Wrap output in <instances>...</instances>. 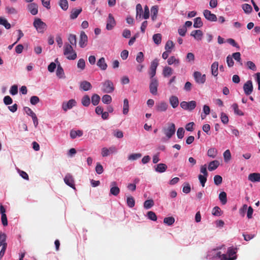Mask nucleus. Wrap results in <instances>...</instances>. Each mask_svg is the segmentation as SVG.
<instances>
[{"instance_id":"obj_1","label":"nucleus","mask_w":260,"mask_h":260,"mask_svg":"<svg viewBox=\"0 0 260 260\" xmlns=\"http://www.w3.org/2000/svg\"><path fill=\"white\" fill-rule=\"evenodd\" d=\"M73 45L66 43L64 45L63 54L67 56V59L74 60L77 58V53L73 50Z\"/></svg>"},{"instance_id":"obj_2","label":"nucleus","mask_w":260,"mask_h":260,"mask_svg":"<svg viewBox=\"0 0 260 260\" xmlns=\"http://www.w3.org/2000/svg\"><path fill=\"white\" fill-rule=\"evenodd\" d=\"M33 25L38 32L42 34L44 32L47 27L46 24L39 18L35 19Z\"/></svg>"},{"instance_id":"obj_3","label":"nucleus","mask_w":260,"mask_h":260,"mask_svg":"<svg viewBox=\"0 0 260 260\" xmlns=\"http://www.w3.org/2000/svg\"><path fill=\"white\" fill-rule=\"evenodd\" d=\"M162 131L168 139H170L175 134L176 131L175 125L173 123H169L167 127H164Z\"/></svg>"},{"instance_id":"obj_4","label":"nucleus","mask_w":260,"mask_h":260,"mask_svg":"<svg viewBox=\"0 0 260 260\" xmlns=\"http://www.w3.org/2000/svg\"><path fill=\"white\" fill-rule=\"evenodd\" d=\"M114 89L113 84L111 81L107 80L102 83V90L103 92L110 93L114 90Z\"/></svg>"},{"instance_id":"obj_5","label":"nucleus","mask_w":260,"mask_h":260,"mask_svg":"<svg viewBox=\"0 0 260 260\" xmlns=\"http://www.w3.org/2000/svg\"><path fill=\"white\" fill-rule=\"evenodd\" d=\"M197 103L194 101H191L190 102L183 101L180 103V107L185 110L189 111H192L196 108Z\"/></svg>"},{"instance_id":"obj_6","label":"nucleus","mask_w":260,"mask_h":260,"mask_svg":"<svg viewBox=\"0 0 260 260\" xmlns=\"http://www.w3.org/2000/svg\"><path fill=\"white\" fill-rule=\"evenodd\" d=\"M211 253L213 255L214 257L220 258V260H235L236 259V257H228V256L226 254H221V252L218 251L216 249H213Z\"/></svg>"},{"instance_id":"obj_7","label":"nucleus","mask_w":260,"mask_h":260,"mask_svg":"<svg viewBox=\"0 0 260 260\" xmlns=\"http://www.w3.org/2000/svg\"><path fill=\"white\" fill-rule=\"evenodd\" d=\"M158 86V82L157 79H152V80H150L149 90L151 94L155 95L157 94Z\"/></svg>"},{"instance_id":"obj_8","label":"nucleus","mask_w":260,"mask_h":260,"mask_svg":"<svg viewBox=\"0 0 260 260\" xmlns=\"http://www.w3.org/2000/svg\"><path fill=\"white\" fill-rule=\"evenodd\" d=\"M193 77L196 82L200 84H204L206 81V75H202L200 72L196 71L193 73Z\"/></svg>"},{"instance_id":"obj_9","label":"nucleus","mask_w":260,"mask_h":260,"mask_svg":"<svg viewBox=\"0 0 260 260\" xmlns=\"http://www.w3.org/2000/svg\"><path fill=\"white\" fill-rule=\"evenodd\" d=\"M205 18L209 21L215 22L217 21V17L215 14L212 13L208 10H205L203 12Z\"/></svg>"},{"instance_id":"obj_10","label":"nucleus","mask_w":260,"mask_h":260,"mask_svg":"<svg viewBox=\"0 0 260 260\" xmlns=\"http://www.w3.org/2000/svg\"><path fill=\"white\" fill-rule=\"evenodd\" d=\"M110 194L117 196L120 192V189L117 186V183L116 181H112L110 183Z\"/></svg>"},{"instance_id":"obj_11","label":"nucleus","mask_w":260,"mask_h":260,"mask_svg":"<svg viewBox=\"0 0 260 260\" xmlns=\"http://www.w3.org/2000/svg\"><path fill=\"white\" fill-rule=\"evenodd\" d=\"M243 89L246 95H250L253 91V85L251 80L247 81L243 85Z\"/></svg>"},{"instance_id":"obj_12","label":"nucleus","mask_w":260,"mask_h":260,"mask_svg":"<svg viewBox=\"0 0 260 260\" xmlns=\"http://www.w3.org/2000/svg\"><path fill=\"white\" fill-rule=\"evenodd\" d=\"M116 25V22L114 17L111 14H109L107 21L106 29L111 30Z\"/></svg>"},{"instance_id":"obj_13","label":"nucleus","mask_w":260,"mask_h":260,"mask_svg":"<svg viewBox=\"0 0 260 260\" xmlns=\"http://www.w3.org/2000/svg\"><path fill=\"white\" fill-rule=\"evenodd\" d=\"M76 102L74 99L70 100L68 102H63L62 104V108L64 111L72 109L75 106Z\"/></svg>"},{"instance_id":"obj_14","label":"nucleus","mask_w":260,"mask_h":260,"mask_svg":"<svg viewBox=\"0 0 260 260\" xmlns=\"http://www.w3.org/2000/svg\"><path fill=\"white\" fill-rule=\"evenodd\" d=\"M27 8L32 15H36L38 13V6L35 3L29 4L27 6Z\"/></svg>"},{"instance_id":"obj_15","label":"nucleus","mask_w":260,"mask_h":260,"mask_svg":"<svg viewBox=\"0 0 260 260\" xmlns=\"http://www.w3.org/2000/svg\"><path fill=\"white\" fill-rule=\"evenodd\" d=\"M64 181L65 183L71 187L75 189L74 180L72 176L70 174H67L64 178Z\"/></svg>"},{"instance_id":"obj_16","label":"nucleus","mask_w":260,"mask_h":260,"mask_svg":"<svg viewBox=\"0 0 260 260\" xmlns=\"http://www.w3.org/2000/svg\"><path fill=\"white\" fill-rule=\"evenodd\" d=\"M88 38L84 31H81L80 35L79 45L81 48H84L87 45Z\"/></svg>"},{"instance_id":"obj_17","label":"nucleus","mask_w":260,"mask_h":260,"mask_svg":"<svg viewBox=\"0 0 260 260\" xmlns=\"http://www.w3.org/2000/svg\"><path fill=\"white\" fill-rule=\"evenodd\" d=\"M190 36L193 37L197 41H201L202 39L203 34L200 29L194 30L191 31Z\"/></svg>"},{"instance_id":"obj_18","label":"nucleus","mask_w":260,"mask_h":260,"mask_svg":"<svg viewBox=\"0 0 260 260\" xmlns=\"http://www.w3.org/2000/svg\"><path fill=\"white\" fill-rule=\"evenodd\" d=\"M55 61L56 63H58L57 64V70H56V76L59 78H64V71H63V69H62V68L61 67L60 63H59V62L58 61V58H56L55 60Z\"/></svg>"},{"instance_id":"obj_19","label":"nucleus","mask_w":260,"mask_h":260,"mask_svg":"<svg viewBox=\"0 0 260 260\" xmlns=\"http://www.w3.org/2000/svg\"><path fill=\"white\" fill-rule=\"evenodd\" d=\"M248 180L252 182L260 181V174L258 173H251L248 175Z\"/></svg>"},{"instance_id":"obj_20","label":"nucleus","mask_w":260,"mask_h":260,"mask_svg":"<svg viewBox=\"0 0 260 260\" xmlns=\"http://www.w3.org/2000/svg\"><path fill=\"white\" fill-rule=\"evenodd\" d=\"M168 107V105L165 102H161L156 106V110L159 112L166 111Z\"/></svg>"},{"instance_id":"obj_21","label":"nucleus","mask_w":260,"mask_h":260,"mask_svg":"<svg viewBox=\"0 0 260 260\" xmlns=\"http://www.w3.org/2000/svg\"><path fill=\"white\" fill-rule=\"evenodd\" d=\"M96 64L101 69V70L103 71L106 70L108 67L104 57H101L98 60Z\"/></svg>"},{"instance_id":"obj_22","label":"nucleus","mask_w":260,"mask_h":260,"mask_svg":"<svg viewBox=\"0 0 260 260\" xmlns=\"http://www.w3.org/2000/svg\"><path fill=\"white\" fill-rule=\"evenodd\" d=\"M80 87L84 91H88L91 89L92 85L90 82L87 81H83L80 83Z\"/></svg>"},{"instance_id":"obj_23","label":"nucleus","mask_w":260,"mask_h":260,"mask_svg":"<svg viewBox=\"0 0 260 260\" xmlns=\"http://www.w3.org/2000/svg\"><path fill=\"white\" fill-rule=\"evenodd\" d=\"M169 102L171 104V106L173 108H176L179 105V100L178 98L175 95H172L170 96L169 99Z\"/></svg>"},{"instance_id":"obj_24","label":"nucleus","mask_w":260,"mask_h":260,"mask_svg":"<svg viewBox=\"0 0 260 260\" xmlns=\"http://www.w3.org/2000/svg\"><path fill=\"white\" fill-rule=\"evenodd\" d=\"M218 62L217 61H214L211 67V73L213 76L216 77L218 75Z\"/></svg>"},{"instance_id":"obj_25","label":"nucleus","mask_w":260,"mask_h":260,"mask_svg":"<svg viewBox=\"0 0 260 260\" xmlns=\"http://www.w3.org/2000/svg\"><path fill=\"white\" fill-rule=\"evenodd\" d=\"M82 11V8L78 9L75 8L72 9L70 16L71 19H75L77 18L78 15L81 13Z\"/></svg>"},{"instance_id":"obj_26","label":"nucleus","mask_w":260,"mask_h":260,"mask_svg":"<svg viewBox=\"0 0 260 260\" xmlns=\"http://www.w3.org/2000/svg\"><path fill=\"white\" fill-rule=\"evenodd\" d=\"M70 137L72 139H74L77 137H81L83 135V131L81 130L75 131L72 129L70 133Z\"/></svg>"},{"instance_id":"obj_27","label":"nucleus","mask_w":260,"mask_h":260,"mask_svg":"<svg viewBox=\"0 0 260 260\" xmlns=\"http://www.w3.org/2000/svg\"><path fill=\"white\" fill-rule=\"evenodd\" d=\"M143 13L142 7L140 4H138L136 6V19L141 20L142 15Z\"/></svg>"},{"instance_id":"obj_28","label":"nucleus","mask_w":260,"mask_h":260,"mask_svg":"<svg viewBox=\"0 0 260 260\" xmlns=\"http://www.w3.org/2000/svg\"><path fill=\"white\" fill-rule=\"evenodd\" d=\"M219 165V162L218 160H215L211 161L208 165V170L210 171H212L216 170Z\"/></svg>"},{"instance_id":"obj_29","label":"nucleus","mask_w":260,"mask_h":260,"mask_svg":"<svg viewBox=\"0 0 260 260\" xmlns=\"http://www.w3.org/2000/svg\"><path fill=\"white\" fill-rule=\"evenodd\" d=\"M167 169V166L162 163L156 165L155 170L158 173L165 172Z\"/></svg>"},{"instance_id":"obj_30","label":"nucleus","mask_w":260,"mask_h":260,"mask_svg":"<svg viewBox=\"0 0 260 260\" xmlns=\"http://www.w3.org/2000/svg\"><path fill=\"white\" fill-rule=\"evenodd\" d=\"M0 25H3L7 29L11 28V24L10 23L8 22L6 18L3 17H0Z\"/></svg>"},{"instance_id":"obj_31","label":"nucleus","mask_w":260,"mask_h":260,"mask_svg":"<svg viewBox=\"0 0 260 260\" xmlns=\"http://www.w3.org/2000/svg\"><path fill=\"white\" fill-rule=\"evenodd\" d=\"M100 96L98 94L95 93L93 94L92 95L91 99L92 105L94 106H97L100 102Z\"/></svg>"},{"instance_id":"obj_32","label":"nucleus","mask_w":260,"mask_h":260,"mask_svg":"<svg viewBox=\"0 0 260 260\" xmlns=\"http://www.w3.org/2000/svg\"><path fill=\"white\" fill-rule=\"evenodd\" d=\"M129 111V103L127 99H125L123 101V106L122 113L123 114L126 115Z\"/></svg>"},{"instance_id":"obj_33","label":"nucleus","mask_w":260,"mask_h":260,"mask_svg":"<svg viewBox=\"0 0 260 260\" xmlns=\"http://www.w3.org/2000/svg\"><path fill=\"white\" fill-rule=\"evenodd\" d=\"M81 103L83 106L88 107L90 103V99L88 95H85L81 99Z\"/></svg>"},{"instance_id":"obj_34","label":"nucleus","mask_w":260,"mask_h":260,"mask_svg":"<svg viewBox=\"0 0 260 260\" xmlns=\"http://www.w3.org/2000/svg\"><path fill=\"white\" fill-rule=\"evenodd\" d=\"M152 39L154 43L158 45L161 43V35L160 34H155L152 37Z\"/></svg>"},{"instance_id":"obj_35","label":"nucleus","mask_w":260,"mask_h":260,"mask_svg":"<svg viewBox=\"0 0 260 260\" xmlns=\"http://www.w3.org/2000/svg\"><path fill=\"white\" fill-rule=\"evenodd\" d=\"M217 154V150L215 148H210L207 151V155L208 156L215 158Z\"/></svg>"},{"instance_id":"obj_36","label":"nucleus","mask_w":260,"mask_h":260,"mask_svg":"<svg viewBox=\"0 0 260 260\" xmlns=\"http://www.w3.org/2000/svg\"><path fill=\"white\" fill-rule=\"evenodd\" d=\"M236 253V248H234L233 247H229L227 251V256L228 257H236L237 258L236 255H235Z\"/></svg>"},{"instance_id":"obj_37","label":"nucleus","mask_w":260,"mask_h":260,"mask_svg":"<svg viewBox=\"0 0 260 260\" xmlns=\"http://www.w3.org/2000/svg\"><path fill=\"white\" fill-rule=\"evenodd\" d=\"M203 25L201 17H197L194 19L193 27L194 28H200Z\"/></svg>"},{"instance_id":"obj_38","label":"nucleus","mask_w":260,"mask_h":260,"mask_svg":"<svg viewBox=\"0 0 260 260\" xmlns=\"http://www.w3.org/2000/svg\"><path fill=\"white\" fill-rule=\"evenodd\" d=\"M173 73V70L169 67H165L163 70V75L164 77H167L171 75Z\"/></svg>"},{"instance_id":"obj_39","label":"nucleus","mask_w":260,"mask_h":260,"mask_svg":"<svg viewBox=\"0 0 260 260\" xmlns=\"http://www.w3.org/2000/svg\"><path fill=\"white\" fill-rule=\"evenodd\" d=\"M167 62L169 65H172L173 64H175V65L178 66L180 63L179 60L178 59H176L173 56L169 57L168 59Z\"/></svg>"},{"instance_id":"obj_40","label":"nucleus","mask_w":260,"mask_h":260,"mask_svg":"<svg viewBox=\"0 0 260 260\" xmlns=\"http://www.w3.org/2000/svg\"><path fill=\"white\" fill-rule=\"evenodd\" d=\"M219 199L222 204L225 205L227 202L226 193L224 192H221L219 194Z\"/></svg>"},{"instance_id":"obj_41","label":"nucleus","mask_w":260,"mask_h":260,"mask_svg":"<svg viewBox=\"0 0 260 260\" xmlns=\"http://www.w3.org/2000/svg\"><path fill=\"white\" fill-rule=\"evenodd\" d=\"M242 9L246 14H250L252 11V8L249 4H244L242 6Z\"/></svg>"},{"instance_id":"obj_42","label":"nucleus","mask_w":260,"mask_h":260,"mask_svg":"<svg viewBox=\"0 0 260 260\" xmlns=\"http://www.w3.org/2000/svg\"><path fill=\"white\" fill-rule=\"evenodd\" d=\"M68 40L70 42V44L73 46H76L77 40H76V36L73 34H70L68 38Z\"/></svg>"},{"instance_id":"obj_43","label":"nucleus","mask_w":260,"mask_h":260,"mask_svg":"<svg viewBox=\"0 0 260 260\" xmlns=\"http://www.w3.org/2000/svg\"><path fill=\"white\" fill-rule=\"evenodd\" d=\"M102 101L104 104H109L112 102V98L108 94L104 95L102 96Z\"/></svg>"},{"instance_id":"obj_44","label":"nucleus","mask_w":260,"mask_h":260,"mask_svg":"<svg viewBox=\"0 0 260 260\" xmlns=\"http://www.w3.org/2000/svg\"><path fill=\"white\" fill-rule=\"evenodd\" d=\"M126 203L129 208L134 207L135 205V201L134 198L132 196L127 197L126 199Z\"/></svg>"},{"instance_id":"obj_45","label":"nucleus","mask_w":260,"mask_h":260,"mask_svg":"<svg viewBox=\"0 0 260 260\" xmlns=\"http://www.w3.org/2000/svg\"><path fill=\"white\" fill-rule=\"evenodd\" d=\"M59 5L60 8L64 11H66L68 9L69 5L67 0H60Z\"/></svg>"},{"instance_id":"obj_46","label":"nucleus","mask_w":260,"mask_h":260,"mask_svg":"<svg viewBox=\"0 0 260 260\" xmlns=\"http://www.w3.org/2000/svg\"><path fill=\"white\" fill-rule=\"evenodd\" d=\"M6 235L5 233H0V247L7 245L6 243Z\"/></svg>"},{"instance_id":"obj_47","label":"nucleus","mask_w":260,"mask_h":260,"mask_svg":"<svg viewBox=\"0 0 260 260\" xmlns=\"http://www.w3.org/2000/svg\"><path fill=\"white\" fill-rule=\"evenodd\" d=\"M232 108L234 111V112L236 114L240 115V116H243L244 115L243 112L239 109L238 105L237 104H236V103L233 104L232 105Z\"/></svg>"},{"instance_id":"obj_48","label":"nucleus","mask_w":260,"mask_h":260,"mask_svg":"<svg viewBox=\"0 0 260 260\" xmlns=\"http://www.w3.org/2000/svg\"><path fill=\"white\" fill-rule=\"evenodd\" d=\"M154 205V202L152 200H147L144 203V207L146 209H150Z\"/></svg>"},{"instance_id":"obj_49","label":"nucleus","mask_w":260,"mask_h":260,"mask_svg":"<svg viewBox=\"0 0 260 260\" xmlns=\"http://www.w3.org/2000/svg\"><path fill=\"white\" fill-rule=\"evenodd\" d=\"M232 57L238 62L241 66H242L243 63L241 61V54L240 52H235L233 53Z\"/></svg>"},{"instance_id":"obj_50","label":"nucleus","mask_w":260,"mask_h":260,"mask_svg":"<svg viewBox=\"0 0 260 260\" xmlns=\"http://www.w3.org/2000/svg\"><path fill=\"white\" fill-rule=\"evenodd\" d=\"M175 222V219L173 217H165L164 219V222L168 225H172Z\"/></svg>"},{"instance_id":"obj_51","label":"nucleus","mask_w":260,"mask_h":260,"mask_svg":"<svg viewBox=\"0 0 260 260\" xmlns=\"http://www.w3.org/2000/svg\"><path fill=\"white\" fill-rule=\"evenodd\" d=\"M147 216L148 219L152 221H156L157 220V216L155 213L153 211H148L147 213Z\"/></svg>"},{"instance_id":"obj_52","label":"nucleus","mask_w":260,"mask_h":260,"mask_svg":"<svg viewBox=\"0 0 260 260\" xmlns=\"http://www.w3.org/2000/svg\"><path fill=\"white\" fill-rule=\"evenodd\" d=\"M174 45L172 41L169 40L167 42L165 45V49L166 51L171 52V49L173 48Z\"/></svg>"},{"instance_id":"obj_53","label":"nucleus","mask_w":260,"mask_h":260,"mask_svg":"<svg viewBox=\"0 0 260 260\" xmlns=\"http://www.w3.org/2000/svg\"><path fill=\"white\" fill-rule=\"evenodd\" d=\"M222 182V178L220 175H216L214 177V183L216 185H219Z\"/></svg>"},{"instance_id":"obj_54","label":"nucleus","mask_w":260,"mask_h":260,"mask_svg":"<svg viewBox=\"0 0 260 260\" xmlns=\"http://www.w3.org/2000/svg\"><path fill=\"white\" fill-rule=\"evenodd\" d=\"M223 157L224 161L225 162H228L229 161L231 158V154L230 152V151L228 149L225 150L223 153Z\"/></svg>"},{"instance_id":"obj_55","label":"nucleus","mask_w":260,"mask_h":260,"mask_svg":"<svg viewBox=\"0 0 260 260\" xmlns=\"http://www.w3.org/2000/svg\"><path fill=\"white\" fill-rule=\"evenodd\" d=\"M142 154L141 153H133L128 156V159L129 160H134L140 158Z\"/></svg>"},{"instance_id":"obj_56","label":"nucleus","mask_w":260,"mask_h":260,"mask_svg":"<svg viewBox=\"0 0 260 260\" xmlns=\"http://www.w3.org/2000/svg\"><path fill=\"white\" fill-rule=\"evenodd\" d=\"M186 61L192 63L194 60V55L192 53H188L186 57Z\"/></svg>"},{"instance_id":"obj_57","label":"nucleus","mask_w":260,"mask_h":260,"mask_svg":"<svg viewBox=\"0 0 260 260\" xmlns=\"http://www.w3.org/2000/svg\"><path fill=\"white\" fill-rule=\"evenodd\" d=\"M184 133L185 131L183 128L179 127L177 132V136L178 139H182L184 137Z\"/></svg>"},{"instance_id":"obj_58","label":"nucleus","mask_w":260,"mask_h":260,"mask_svg":"<svg viewBox=\"0 0 260 260\" xmlns=\"http://www.w3.org/2000/svg\"><path fill=\"white\" fill-rule=\"evenodd\" d=\"M77 67L82 70H84L85 67V62L83 58L80 59L77 63Z\"/></svg>"},{"instance_id":"obj_59","label":"nucleus","mask_w":260,"mask_h":260,"mask_svg":"<svg viewBox=\"0 0 260 260\" xmlns=\"http://www.w3.org/2000/svg\"><path fill=\"white\" fill-rule=\"evenodd\" d=\"M220 118H221V122L223 124H227L228 123V122H229L228 116L224 113L222 112L221 113Z\"/></svg>"},{"instance_id":"obj_60","label":"nucleus","mask_w":260,"mask_h":260,"mask_svg":"<svg viewBox=\"0 0 260 260\" xmlns=\"http://www.w3.org/2000/svg\"><path fill=\"white\" fill-rule=\"evenodd\" d=\"M212 214L214 216H219L221 215V209L218 207L216 206L213 208L212 210Z\"/></svg>"},{"instance_id":"obj_61","label":"nucleus","mask_w":260,"mask_h":260,"mask_svg":"<svg viewBox=\"0 0 260 260\" xmlns=\"http://www.w3.org/2000/svg\"><path fill=\"white\" fill-rule=\"evenodd\" d=\"M6 11L7 13L10 14H16L18 13L17 10L13 7H7Z\"/></svg>"},{"instance_id":"obj_62","label":"nucleus","mask_w":260,"mask_h":260,"mask_svg":"<svg viewBox=\"0 0 260 260\" xmlns=\"http://www.w3.org/2000/svg\"><path fill=\"white\" fill-rule=\"evenodd\" d=\"M246 66L247 68L250 70H251L253 71H255L256 70L255 64L251 61H248L246 62Z\"/></svg>"},{"instance_id":"obj_63","label":"nucleus","mask_w":260,"mask_h":260,"mask_svg":"<svg viewBox=\"0 0 260 260\" xmlns=\"http://www.w3.org/2000/svg\"><path fill=\"white\" fill-rule=\"evenodd\" d=\"M198 177L202 187H204L205 183L207 181V176L202 175H199Z\"/></svg>"},{"instance_id":"obj_64","label":"nucleus","mask_w":260,"mask_h":260,"mask_svg":"<svg viewBox=\"0 0 260 260\" xmlns=\"http://www.w3.org/2000/svg\"><path fill=\"white\" fill-rule=\"evenodd\" d=\"M158 66V60L155 58L151 62L150 69L156 70Z\"/></svg>"}]
</instances>
